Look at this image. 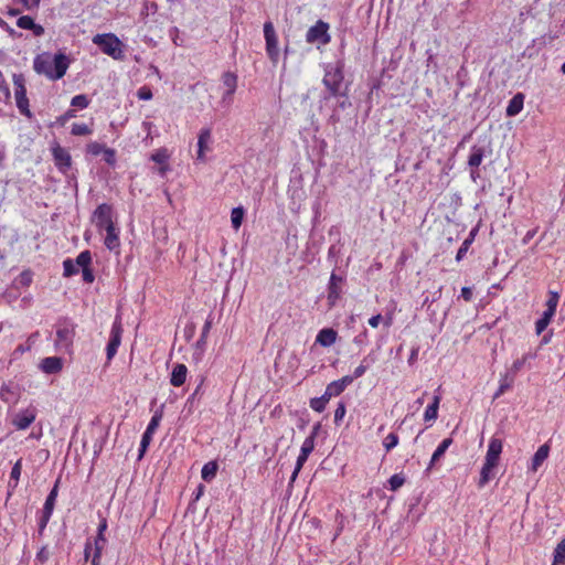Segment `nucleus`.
Segmentation results:
<instances>
[{
	"label": "nucleus",
	"mask_w": 565,
	"mask_h": 565,
	"mask_svg": "<svg viewBox=\"0 0 565 565\" xmlns=\"http://www.w3.org/2000/svg\"><path fill=\"white\" fill-rule=\"evenodd\" d=\"M222 81H223V84L224 86L227 88L226 93L224 94L223 98L224 99H230L233 94L235 93L236 90V87H237V76L232 73V72H226L223 74L222 76Z\"/></svg>",
	"instance_id": "obj_28"
},
{
	"label": "nucleus",
	"mask_w": 565,
	"mask_h": 565,
	"mask_svg": "<svg viewBox=\"0 0 565 565\" xmlns=\"http://www.w3.org/2000/svg\"><path fill=\"white\" fill-rule=\"evenodd\" d=\"M472 242L471 239H468L466 238L461 246L459 247L458 252H457V255H456V260L457 262H460L467 254L468 249L470 248Z\"/></svg>",
	"instance_id": "obj_50"
},
{
	"label": "nucleus",
	"mask_w": 565,
	"mask_h": 565,
	"mask_svg": "<svg viewBox=\"0 0 565 565\" xmlns=\"http://www.w3.org/2000/svg\"><path fill=\"white\" fill-rule=\"evenodd\" d=\"M168 156L166 151H157L151 156V160L157 163H163L167 160Z\"/></svg>",
	"instance_id": "obj_57"
},
{
	"label": "nucleus",
	"mask_w": 565,
	"mask_h": 565,
	"mask_svg": "<svg viewBox=\"0 0 565 565\" xmlns=\"http://www.w3.org/2000/svg\"><path fill=\"white\" fill-rule=\"evenodd\" d=\"M524 106V95L522 93L515 94L508 104L505 109L507 116L513 117L520 114Z\"/></svg>",
	"instance_id": "obj_25"
},
{
	"label": "nucleus",
	"mask_w": 565,
	"mask_h": 565,
	"mask_svg": "<svg viewBox=\"0 0 565 565\" xmlns=\"http://www.w3.org/2000/svg\"><path fill=\"white\" fill-rule=\"evenodd\" d=\"M55 347L60 351L71 352L74 338H75V326L67 321H61L56 324L55 331Z\"/></svg>",
	"instance_id": "obj_3"
},
{
	"label": "nucleus",
	"mask_w": 565,
	"mask_h": 565,
	"mask_svg": "<svg viewBox=\"0 0 565 565\" xmlns=\"http://www.w3.org/2000/svg\"><path fill=\"white\" fill-rule=\"evenodd\" d=\"M162 411H156L154 414L152 415L147 428H146V431L148 434H151L153 435L157 430V428L159 427L160 425V422L162 419Z\"/></svg>",
	"instance_id": "obj_42"
},
{
	"label": "nucleus",
	"mask_w": 565,
	"mask_h": 565,
	"mask_svg": "<svg viewBox=\"0 0 565 565\" xmlns=\"http://www.w3.org/2000/svg\"><path fill=\"white\" fill-rule=\"evenodd\" d=\"M452 443H454L452 438L448 437V438H445L438 445V447L436 448V450L434 451V454L430 458V461H429L428 467L426 468V471H430L435 467V465L440 460V458L445 455V452L452 445Z\"/></svg>",
	"instance_id": "obj_22"
},
{
	"label": "nucleus",
	"mask_w": 565,
	"mask_h": 565,
	"mask_svg": "<svg viewBox=\"0 0 565 565\" xmlns=\"http://www.w3.org/2000/svg\"><path fill=\"white\" fill-rule=\"evenodd\" d=\"M375 361L376 355L374 354V351H371L366 356L363 358L361 364L354 369L353 374L348 376L352 377V382L356 379L362 377L370 367V365L373 364Z\"/></svg>",
	"instance_id": "obj_24"
},
{
	"label": "nucleus",
	"mask_w": 565,
	"mask_h": 565,
	"mask_svg": "<svg viewBox=\"0 0 565 565\" xmlns=\"http://www.w3.org/2000/svg\"><path fill=\"white\" fill-rule=\"evenodd\" d=\"M329 24L322 20H318L315 25L310 26L306 33V41L309 44L320 42L326 45L330 43Z\"/></svg>",
	"instance_id": "obj_6"
},
{
	"label": "nucleus",
	"mask_w": 565,
	"mask_h": 565,
	"mask_svg": "<svg viewBox=\"0 0 565 565\" xmlns=\"http://www.w3.org/2000/svg\"><path fill=\"white\" fill-rule=\"evenodd\" d=\"M212 324H213V317H212V315H210L207 317V319L205 320L204 326L202 328L201 334L203 335V338H207L209 337V333L211 331Z\"/></svg>",
	"instance_id": "obj_55"
},
{
	"label": "nucleus",
	"mask_w": 565,
	"mask_h": 565,
	"mask_svg": "<svg viewBox=\"0 0 565 565\" xmlns=\"http://www.w3.org/2000/svg\"><path fill=\"white\" fill-rule=\"evenodd\" d=\"M553 556L552 565H565V539L556 545Z\"/></svg>",
	"instance_id": "obj_35"
},
{
	"label": "nucleus",
	"mask_w": 565,
	"mask_h": 565,
	"mask_svg": "<svg viewBox=\"0 0 565 565\" xmlns=\"http://www.w3.org/2000/svg\"><path fill=\"white\" fill-rule=\"evenodd\" d=\"M107 526H108L107 520L105 518H103L98 524L97 535L94 540V551H97V547H99L100 552H103L105 544H106L105 532L107 530Z\"/></svg>",
	"instance_id": "obj_29"
},
{
	"label": "nucleus",
	"mask_w": 565,
	"mask_h": 565,
	"mask_svg": "<svg viewBox=\"0 0 565 565\" xmlns=\"http://www.w3.org/2000/svg\"><path fill=\"white\" fill-rule=\"evenodd\" d=\"M103 231L106 232V237H105V242H104L105 246L110 250H114L117 247H119V245H120L119 231L115 226V224L104 228Z\"/></svg>",
	"instance_id": "obj_26"
},
{
	"label": "nucleus",
	"mask_w": 565,
	"mask_h": 565,
	"mask_svg": "<svg viewBox=\"0 0 565 565\" xmlns=\"http://www.w3.org/2000/svg\"><path fill=\"white\" fill-rule=\"evenodd\" d=\"M554 315L544 311L543 316L535 322L536 334H541L550 324Z\"/></svg>",
	"instance_id": "obj_41"
},
{
	"label": "nucleus",
	"mask_w": 565,
	"mask_h": 565,
	"mask_svg": "<svg viewBox=\"0 0 565 565\" xmlns=\"http://www.w3.org/2000/svg\"><path fill=\"white\" fill-rule=\"evenodd\" d=\"M63 268H64V276L71 277L78 273V267L76 266L75 262L71 258H66L63 262Z\"/></svg>",
	"instance_id": "obj_47"
},
{
	"label": "nucleus",
	"mask_w": 565,
	"mask_h": 565,
	"mask_svg": "<svg viewBox=\"0 0 565 565\" xmlns=\"http://www.w3.org/2000/svg\"><path fill=\"white\" fill-rule=\"evenodd\" d=\"M17 25L23 30H31L35 36H41L44 33V28L36 24L32 17L22 15L17 20Z\"/></svg>",
	"instance_id": "obj_20"
},
{
	"label": "nucleus",
	"mask_w": 565,
	"mask_h": 565,
	"mask_svg": "<svg viewBox=\"0 0 565 565\" xmlns=\"http://www.w3.org/2000/svg\"><path fill=\"white\" fill-rule=\"evenodd\" d=\"M406 478L404 473H395L388 479V489L391 491H397L401 487L404 486Z\"/></svg>",
	"instance_id": "obj_37"
},
{
	"label": "nucleus",
	"mask_w": 565,
	"mask_h": 565,
	"mask_svg": "<svg viewBox=\"0 0 565 565\" xmlns=\"http://www.w3.org/2000/svg\"><path fill=\"white\" fill-rule=\"evenodd\" d=\"M441 401V395L439 393L435 394L433 397L431 404H429L424 413L425 422H435L438 417L439 404Z\"/></svg>",
	"instance_id": "obj_27"
},
{
	"label": "nucleus",
	"mask_w": 565,
	"mask_h": 565,
	"mask_svg": "<svg viewBox=\"0 0 565 565\" xmlns=\"http://www.w3.org/2000/svg\"><path fill=\"white\" fill-rule=\"evenodd\" d=\"M383 317L379 313L373 317H371L367 321L369 326L372 328H377L380 322L382 321Z\"/></svg>",
	"instance_id": "obj_61"
},
{
	"label": "nucleus",
	"mask_w": 565,
	"mask_h": 565,
	"mask_svg": "<svg viewBox=\"0 0 565 565\" xmlns=\"http://www.w3.org/2000/svg\"><path fill=\"white\" fill-rule=\"evenodd\" d=\"M497 466L484 460L483 466L480 471V478L478 481V487L483 488L492 478L493 470Z\"/></svg>",
	"instance_id": "obj_30"
},
{
	"label": "nucleus",
	"mask_w": 565,
	"mask_h": 565,
	"mask_svg": "<svg viewBox=\"0 0 565 565\" xmlns=\"http://www.w3.org/2000/svg\"><path fill=\"white\" fill-rule=\"evenodd\" d=\"M350 384H352V377L344 375L340 380L329 383L323 394L330 399L331 397L339 396Z\"/></svg>",
	"instance_id": "obj_15"
},
{
	"label": "nucleus",
	"mask_w": 565,
	"mask_h": 565,
	"mask_svg": "<svg viewBox=\"0 0 565 565\" xmlns=\"http://www.w3.org/2000/svg\"><path fill=\"white\" fill-rule=\"evenodd\" d=\"M75 264L77 267H81L82 269L90 267V264H92L90 252L89 250L81 252L75 259Z\"/></svg>",
	"instance_id": "obj_40"
},
{
	"label": "nucleus",
	"mask_w": 565,
	"mask_h": 565,
	"mask_svg": "<svg viewBox=\"0 0 565 565\" xmlns=\"http://www.w3.org/2000/svg\"><path fill=\"white\" fill-rule=\"evenodd\" d=\"M137 97L140 100H150L153 97V94L149 86L143 85L137 90Z\"/></svg>",
	"instance_id": "obj_49"
},
{
	"label": "nucleus",
	"mask_w": 565,
	"mask_h": 565,
	"mask_svg": "<svg viewBox=\"0 0 565 565\" xmlns=\"http://www.w3.org/2000/svg\"><path fill=\"white\" fill-rule=\"evenodd\" d=\"M513 381H514L513 376L509 377L508 374L501 375L500 384H499L497 392L494 393L493 398L495 399V398L500 397L501 395H503L507 391H509L513 384Z\"/></svg>",
	"instance_id": "obj_34"
},
{
	"label": "nucleus",
	"mask_w": 565,
	"mask_h": 565,
	"mask_svg": "<svg viewBox=\"0 0 565 565\" xmlns=\"http://www.w3.org/2000/svg\"><path fill=\"white\" fill-rule=\"evenodd\" d=\"M343 282V278L341 276H338L337 274L332 273L329 280L328 286V305L330 308L334 307L337 301L341 297V285Z\"/></svg>",
	"instance_id": "obj_14"
},
{
	"label": "nucleus",
	"mask_w": 565,
	"mask_h": 565,
	"mask_svg": "<svg viewBox=\"0 0 565 565\" xmlns=\"http://www.w3.org/2000/svg\"><path fill=\"white\" fill-rule=\"evenodd\" d=\"M70 63V58L64 53H56L52 57L49 52H43L34 57L33 70L51 81H58L66 74Z\"/></svg>",
	"instance_id": "obj_1"
},
{
	"label": "nucleus",
	"mask_w": 565,
	"mask_h": 565,
	"mask_svg": "<svg viewBox=\"0 0 565 565\" xmlns=\"http://www.w3.org/2000/svg\"><path fill=\"white\" fill-rule=\"evenodd\" d=\"M93 43L97 45L100 51L113 57L114 60L122 58V42L119 38L114 33H102L96 34L92 39Z\"/></svg>",
	"instance_id": "obj_2"
},
{
	"label": "nucleus",
	"mask_w": 565,
	"mask_h": 565,
	"mask_svg": "<svg viewBox=\"0 0 565 565\" xmlns=\"http://www.w3.org/2000/svg\"><path fill=\"white\" fill-rule=\"evenodd\" d=\"M36 559L41 563H45L47 559H49V551L46 547H42L38 553H36Z\"/></svg>",
	"instance_id": "obj_58"
},
{
	"label": "nucleus",
	"mask_w": 565,
	"mask_h": 565,
	"mask_svg": "<svg viewBox=\"0 0 565 565\" xmlns=\"http://www.w3.org/2000/svg\"><path fill=\"white\" fill-rule=\"evenodd\" d=\"M559 300V295L556 291H550L548 292V299L546 301V312H550L552 315H555L557 305Z\"/></svg>",
	"instance_id": "obj_44"
},
{
	"label": "nucleus",
	"mask_w": 565,
	"mask_h": 565,
	"mask_svg": "<svg viewBox=\"0 0 565 565\" xmlns=\"http://www.w3.org/2000/svg\"><path fill=\"white\" fill-rule=\"evenodd\" d=\"M313 448H315V437L309 436L303 440V443L301 445L300 454L296 461V467L290 477V483H292L297 479L298 473L302 469L303 465L306 463V461H307L309 455L312 452Z\"/></svg>",
	"instance_id": "obj_11"
},
{
	"label": "nucleus",
	"mask_w": 565,
	"mask_h": 565,
	"mask_svg": "<svg viewBox=\"0 0 565 565\" xmlns=\"http://www.w3.org/2000/svg\"><path fill=\"white\" fill-rule=\"evenodd\" d=\"M398 436L395 433H390L384 439H383V447L386 452H390L392 449H394L398 445Z\"/></svg>",
	"instance_id": "obj_45"
},
{
	"label": "nucleus",
	"mask_w": 565,
	"mask_h": 565,
	"mask_svg": "<svg viewBox=\"0 0 565 565\" xmlns=\"http://www.w3.org/2000/svg\"><path fill=\"white\" fill-rule=\"evenodd\" d=\"M104 160L110 166H114L116 163V151L111 148H105L104 152Z\"/></svg>",
	"instance_id": "obj_53"
},
{
	"label": "nucleus",
	"mask_w": 565,
	"mask_h": 565,
	"mask_svg": "<svg viewBox=\"0 0 565 565\" xmlns=\"http://www.w3.org/2000/svg\"><path fill=\"white\" fill-rule=\"evenodd\" d=\"M535 358V353L529 352L523 354L522 358L516 359L511 365V372L513 373V375L520 372L529 360H533Z\"/></svg>",
	"instance_id": "obj_36"
},
{
	"label": "nucleus",
	"mask_w": 565,
	"mask_h": 565,
	"mask_svg": "<svg viewBox=\"0 0 565 565\" xmlns=\"http://www.w3.org/2000/svg\"><path fill=\"white\" fill-rule=\"evenodd\" d=\"M32 280V276H31V273L30 271H23L21 275H20V281L21 284L28 286L30 285Z\"/></svg>",
	"instance_id": "obj_62"
},
{
	"label": "nucleus",
	"mask_w": 565,
	"mask_h": 565,
	"mask_svg": "<svg viewBox=\"0 0 565 565\" xmlns=\"http://www.w3.org/2000/svg\"><path fill=\"white\" fill-rule=\"evenodd\" d=\"M58 484H60V479L56 480L54 487L50 491V493L46 497V500L44 502V507H43V510H42V515H41L40 521H39V526H40L41 530L46 527V525H47V523H49V521H50V519L52 516V513L54 511L56 498H57V494H58Z\"/></svg>",
	"instance_id": "obj_9"
},
{
	"label": "nucleus",
	"mask_w": 565,
	"mask_h": 565,
	"mask_svg": "<svg viewBox=\"0 0 565 565\" xmlns=\"http://www.w3.org/2000/svg\"><path fill=\"white\" fill-rule=\"evenodd\" d=\"M14 97L19 111L28 118L32 117L26 96L25 79L22 74H13Z\"/></svg>",
	"instance_id": "obj_4"
},
{
	"label": "nucleus",
	"mask_w": 565,
	"mask_h": 565,
	"mask_svg": "<svg viewBox=\"0 0 565 565\" xmlns=\"http://www.w3.org/2000/svg\"><path fill=\"white\" fill-rule=\"evenodd\" d=\"M40 367L46 374H56L62 371L63 361L58 356H47L41 361Z\"/></svg>",
	"instance_id": "obj_18"
},
{
	"label": "nucleus",
	"mask_w": 565,
	"mask_h": 565,
	"mask_svg": "<svg viewBox=\"0 0 565 565\" xmlns=\"http://www.w3.org/2000/svg\"><path fill=\"white\" fill-rule=\"evenodd\" d=\"M103 552H100V548L97 547V551H94L90 565H100V558H102Z\"/></svg>",
	"instance_id": "obj_59"
},
{
	"label": "nucleus",
	"mask_w": 565,
	"mask_h": 565,
	"mask_svg": "<svg viewBox=\"0 0 565 565\" xmlns=\"http://www.w3.org/2000/svg\"><path fill=\"white\" fill-rule=\"evenodd\" d=\"M188 375V367L185 364L178 363L174 365L171 376H170V383L174 387H179L183 385L186 381Z\"/></svg>",
	"instance_id": "obj_21"
},
{
	"label": "nucleus",
	"mask_w": 565,
	"mask_h": 565,
	"mask_svg": "<svg viewBox=\"0 0 565 565\" xmlns=\"http://www.w3.org/2000/svg\"><path fill=\"white\" fill-rule=\"evenodd\" d=\"M342 81L343 74L339 67L330 66L327 68L323 76V84L332 95H337L339 93Z\"/></svg>",
	"instance_id": "obj_12"
},
{
	"label": "nucleus",
	"mask_w": 565,
	"mask_h": 565,
	"mask_svg": "<svg viewBox=\"0 0 565 565\" xmlns=\"http://www.w3.org/2000/svg\"><path fill=\"white\" fill-rule=\"evenodd\" d=\"M83 280L87 284H92L95 279L93 269L90 267L82 269Z\"/></svg>",
	"instance_id": "obj_56"
},
{
	"label": "nucleus",
	"mask_w": 565,
	"mask_h": 565,
	"mask_svg": "<svg viewBox=\"0 0 565 565\" xmlns=\"http://www.w3.org/2000/svg\"><path fill=\"white\" fill-rule=\"evenodd\" d=\"M22 471V459H18L15 463L13 465L11 472H10V479H9V487L12 489H15L19 484L20 476Z\"/></svg>",
	"instance_id": "obj_33"
},
{
	"label": "nucleus",
	"mask_w": 565,
	"mask_h": 565,
	"mask_svg": "<svg viewBox=\"0 0 565 565\" xmlns=\"http://www.w3.org/2000/svg\"><path fill=\"white\" fill-rule=\"evenodd\" d=\"M548 455L550 446L547 444L540 446L532 458L530 470L536 472L543 462L547 459Z\"/></svg>",
	"instance_id": "obj_23"
},
{
	"label": "nucleus",
	"mask_w": 565,
	"mask_h": 565,
	"mask_svg": "<svg viewBox=\"0 0 565 565\" xmlns=\"http://www.w3.org/2000/svg\"><path fill=\"white\" fill-rule=\"evenodd\" d=\"M244 217V209L238 206L234 207L231 213V222L234 230H238L242 225Z\"/></svg>",
	"instance_id": "obj_39"
},
{
	"label": "nucleus",
	"mask_w": 565,
	"mask_h": 565,
	"mask_svg": "<svg viewBox=\"0 0 565 565\" xmlns=\"http://www.w3.org/2000/svg\"><path fill=\"white\" fill-rule=\"evenodd\" d=\"M461 297L465 301L469 302L472 299V290L470 287H462L461 288Z\"/></svg>",
	"instance_id": "obj_60"
},
{
	"label": "nucleus",
	"mask_w": 565,
	"mask_h": 565,
	"mask_svg": "<svg viewBox=\"0 0 565 565\" xmlns=\"http://www.w3.org/2000/svg\"><path fill=\"white\" fill-rule=\"evenodd\" d=\"M122 326L119 320H115L110 329V338L106 347L107 361L110 362L117 353L121 343Z\"/></svg>",
	"instance_id": "obj_10"
},
{
	"label": "nucleus",
	"mask_w": 565,
	"mask_h": 565,
	"mask_svg": "<svg viewBox=\"0 0 565 565\" xmlns=\"http://www.w3.org/2000/svg\"><path fill=\"white\" fill-rule=\"evenodd\" d=\"M75 117V110L73 109H68L67 111H65L63 115L58 116L56 118V121L55 124H57L58 126L63 127L66 125V122L74 118Z\"/></svg>",
	"instance_id": "obj_52"
},
{
	"label": "nucleus",
	"mask_w": 565,
	"mask_h": 565,
	"mask_svg": "<svg viewBox=\"0 0 565 565\" xmlns=\"http://www.w3.org/2000/svg\"><path fill=\"white\" fill-rule=\"evenodd\" d=\"M36 416L38 409L31 405L14 413L11 417V425L18 430H24L35 422Z\"/></svg>",
	"instance_id": "obj_7"
},
{
	"label": "nucleus",
	"mask_w": 565,
	"mask_h": 565,
	"mask_svg": "<svg viewBox=\"0 0 565 565\" xmlns=\"http://www.w3.org/2000/svg\"><path fill=\"white\" fill-rule=\"evenodd\" d=\"M206 342H207V338H203V335L201 334L200 339L195 343V348L201 351H204Z\"/></svg>",
	"instance_id": "obj_64"
},
{
	"label": "nucleus",
	"mask_w": 565,
	"mask_h": 565,
	"mask_svg": "<svg viewBox=\"0 0 565 565\" xmlns=\"http://www.w3.org/2000/svg\"><path fill=\"white\" fill-rule=\"evenodd\" d=\"M483 157H484V149L481 147L473 146L471 148V153L468 158V166L470 168H478L481 164Z\"/></svg>",
	"instance_id": "obj_31"
},
{
	"label": "nucleus",
	"mask_w": 565,
	"mask_h": 565,
	"mask_svg": "<svg viewBox=\"0 0 565 565\" xmlns=\"http://www.w3.org/2000/svg\"><path fill=\"white\" fill-rule=\"evenodd\" d=\"M93 132L92 128L84 122H75L72 125L71 134L73 136H88Z\"/></svg>",
	"instance_id": "obj_43"
},
{
	"label": "nucleus",
	"mask_w": 565,
	"mask_h": 565,
	"mask_svg": "<svg viewBox=\"0 0 565 565\" xmlns=\"http://www.w3.org/2000/svg\"><path fill=\"white\" fill-rule=\"evenodd\" d=\"M536 234V230L527 231L524 237L522 238V244L526 245Z\"/></svg>",
	"instance_id": "obj_63"
},
{
	"label": "nucleus",
	"mask_w": 565,
	"mask_h": 565,
	"mask_svg": "<svg viewBox=\"0 0 565 565\" xmlns=\"http://www.w3.org/2000/svg\"><path fill=\"white\" fill-rule=\"evenodd\" d=\"M217 469L218 466L216 461L206 462L201 470L202 479L206 482L212 481L216 476Z\"/></svg>",
	"instance_id": "obj_32"
},
{
	"label": "nucleus",
	"mask_w": 565,
	"mask_h": 565,
	"mask_svg": "<svg viewBox=\"0 0 565 565\" xmlns=\"http://www.w3.org/2000/svg\"><path fill=\"white\" fill-rule=\"evenodd\" d=\"M345 413H347V408H345L344 403H339L338 407L334 411V423L335 424L340 423L344 418Z\"/></svg>",
	"instance_id": "obj_54"
},
{
	"label": "nucleus",
	"mask_w": 565,
	"mask_h": 565,
	"mask_svg": "<svg viewBox=\"0 0 565 565\" xmlns=\"http://www.w3.org/2000/svg\"><path fill=\"white\" fill-rule=\"evenodd\" d=\"M152 436L153 435L148 434L146 430L142 434L141 441H140V448H139V458H142L143 454L146 452L148 446L151 443Z\"/></svg>",
	"instance_id": "obj_48"
},
{
	"label": "nucleus",
	"mask_w": 565,
	"mask_h": 565,
	"mask_svg": "<svg viewBox=\"0 0 565 565\" xmlns=\"http://www.w3.org/2000/svg\"><path fill=\"white\" fill-rule=\"evenodd\" d=\"M105 148L106 147L104 145L96 142V141L87 145V151H88V153H90L93 156H98V154L103 153Z\"/></svg>",
	"instance_id": "obj_51"
},
{
	"label": "nucleus",
	"mask_w": 565,
	"mask_h": 565,
	"mask_svg": "<svg viewBox=\"0 0 565 565\" xmlns=\"http://www.w3.org/2000/svg\"><path fill=\"white\" fill-rule=\"evenodd\" d=\"M88 105H89V99L84 94L76 95L71 100V106L79 108V109H85L88 107Z\"/></svg>",
	"instance_id": "obj_46"
},
{
	"label": "nucleus",
	"mask_w": 565,
	"mask_h": 565,
	"mask_svg": "<svg viewBox=\"0 0 565 565\" xmlns=\"http://www.w3.org/2000/svg\"><path fill=\"white\" fill-rule=\"evenodd\" d=\"M264 38L266 42V53L269 60L276 64L279 58L278 36L270 21L264 23Z\"/></svg>",
	"instance_id": "obj_5"
},
{
	"label": "nucleus",
	"mask_w": 565,
	"mask_h": 565,
	"mask_svg": "<svg viewBox=\"0 0 565 565\" xmlns=\"http://www.w3.org/2000/svg\"><path fill=\"white\" fill-rule=\"evenodd\" d=\"M211 142V129L203 128L198 136V152L196 160L205 162V152L210 150L209 143Z\"/></svg>",
	"instance_id": "obj_17"
},
{
	"label": "nucleus",
	"mask_w": 565,
	"mask_h": 565,
	"mask_svg": "<svg viewBox=\"0 0 565 565\" xmlns=\"http://www.w3.org/2000/svg\"><path fill=\"white\" fill-rule=\"evenodd\" d=\"M329 401L330 399L324 394H322L320 397L310 399V407L317 413H322L326 409Z\"/></svg>",
	"instance_id": "obj_38"
},
{
	"label": "nucleus",
	"mask_w": 565,
	"mask_h": 565,
	"mask_svg": "<svg viewBox=\"0 0 565 565\" xmlns=\"http://www.w3.org/2000/svg\"><path fill=\"white\" fill-rule=\"evenodd\" d=\"M93 222L95 223L98 231L114 225V209L110 204H99L93 213Z\"/></svg>",
	"instance_id": "obj_8"
},
{
	"label": "nucleus",
	"mask_w": 565,
	"mask_h": 565,
	"mask_svg": "<svg viewBox=\"0 0 565 565\" xmlns=\"http://www.w3.org/2000/svg\"><path fill=\"white\" fill-rule=\"evenodd\" d=\"M51 150L54 163L57 167V169L63 173L67 172L72 164V158L70 152L65 148L61 147L58 143H55Z\"/></svg>",
	"instance_id": "obj_13"
},
{
	"label": "nucleus",
	"mask_w": 565,
	"mask_h": 565,
	"mask_svg": "<svg viewBox=\"0 0 565 565\" xmlns=\"http://www.w3.org/2000/svg\"><path fill=\"white\" fill-rule=\"evenodd\" d=\"M502 449H503L502 440L500 438L492 437L489 441L484 460L498 466Z\"/></svg>",
	"instance_id": "obj_16"
},
{
	"label": "nucleus",
	"mask_w": 565,
	"mask_h": 565,
	"mask_svg": "<svg viewBox=\"0 0 565 565\" xmlns=\"http://www.w3.org/2000/svg\"><path fill=\"white\" fill-rule=\"evenodd\" d=\"M338 339V332L332 328H323L321 329L317 337H316V343L320 344L321 347L329 348L335 343Z\"/></svg>",
	"instance_id": "obj_19"
}]
</instances>
